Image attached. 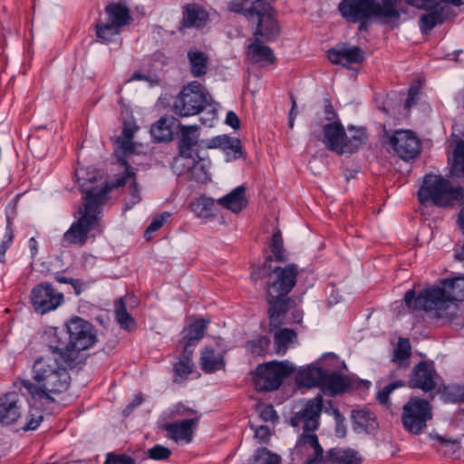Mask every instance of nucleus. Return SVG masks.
<instances>
[{
  "instance_id": "nucleus-1",
  "label": "nucleus",
  "mask_w": 464,
  "mask_h": 464,
  "mask_svg": "<svg viewBox=\"0 0 464 464\" xmlns=\"http://www.w3.org/2000/svg\"><path fill=\"white\" fill-rule=\"evenodd\" d=\"M67 364L59 355L48 348L38 356L31 366V377H18L13 383L24 396L27 404L36 410L26 421L24 430H34L44 420L43 412L56 403V397L65 392L71 383Z\"/></svg>"
},
{
  "instance_id": "nucleus-2",
  "label": "nucleus",
  "mask_w": 464,
  "mask_h": 464,
  "mask_svg": "<svg viewBox=\"0 0 464 464\" xmlns=\"http://www.w3.org/2000/svg\"><path fill=\"white\" fill-rule=\"evenodd\" d=\"M456 301H464V276L445 279L442 287L426 289L417 297L413 290L407 291L404 295L408 308L434 312L436 317L450 323L457 320L456 324L462 326Z\"/></svg>"
},
{
  "instance_id": "nucleus-3",
  "label": "nucleus",
  "mask_w": 464,
  "mask_h": 464,
  "mask_svg": "<svg viewBox=\"0 0 464 464\" xmlns=\"http://www.w3.org/2000/svg\"><path fill=\"white\" fill-rule=\"evenodd\" d=\"M47 348L58 353L67 364H74L80 353L92 347L97 342L95 327L87 320L74 316L65 328L49 327L44 332Z\"/></svg>"
},
{
  "instance_id": "nucleus-4",
  "label": "nucleus",
  "mask_w": 464,
  "mask_h": 464,
  "mask_svg": "<svg viewBox=\"0 0 464 464\" xmlns=\"http://www.w3.org/2000/svg\"><path fill=\"white\" fill-rule=\"evenodd\" d=\"M86 170L84 169H77L75 177L82 188L83 197V210L81 211V217L73 222L69 229L63 234V246H69L72 245L82 246L88 238V234L99 227V214L102 211V206L108 199L110 187L104 188H90V183L95 180V177L84 178Z\"/></svg>"
},
{
  "instance_id": "nucleus-5",
  "label": "nucleus",
  "mask_w": 464,
  "mask_h": 464,
  "mask_svg": "<svg viewBox=\"0 0 464 464\" xmlns=\"http://www.w3.org/2000/svg\"><path fill=\"white\" fill-rule=\"evenodd\" d=\"M323 410V397L317 395L307 401L304 409L296 412L291 419L294 427H301L303 431L299 435L294 454L303 464L324 463V449L319 443L314 431L320 424V414Z\"/></svg>"
},
{
  "instance_id": "nucleus-6",
  "label": "nucleus",
  "mask_w": 464,
  "mask_h": 464,
  "mask_svg": "<svg viewBox=\"0 0 464 464\" xmlns=\"http://www.w3.org/2000/svg\"><path fill=\"white\" fill-rule=\"evenodd\" d=\"M229 10L243 14L247 21L256 26L254 35L274 40L279 34V25L275 12L266 0H241L229 4Z\"/></svg>"
},
{
  "instance_id": "nucleus-7",
  "label": "nucleus",
  "mask_w": 464,
  "mask_h": 464,
  "mask_svg": "<svg viewBox=\"0 0 464 464\" xmlns=\"http://www.w3.org/2000/svg\"><path fill=\"white\" fill-rule=\"evenodd\" d=\"M271 261L272 257L268 256L261 266L255 267L251 278L255 282L266 279V291L270 296L275 294L287 295L296 285L297 266L289 264L284 267H272Z\"/></svg>"
},
{
  "instance_id": "nucleus-8",
  "label": "nucleus",
  "mask_w": 464,
  "mask_h": 464,
  "mask_svg": "<svg viewBox=\"0 0 464 464\" xmlns=\"http://www.w3.org/2000/svg\"><path fill=\"white\" fill-rule=\"evenodd\" d=\"M464 188L454 187L451 182L440 175L427 174L418 190V198L423 205L448 207L458 200Z\"/></svg>"
},
{
  "instance_id": "nucleus-9",
  "label": "nucleus",
  "mask_w": 464,
  "mask_h": 464,
  "mask_svg": "<svg viewBox=\"0 0 464 464\" xmlns=\"http://www.w3.org/2000/svg\"><path fill=\"white\" fill-rule=\"evenodd\" d=\"M132 21L130 9L123 3H110L104 8V16L95 24L98 42L109 44L119 36Z\"/></svg>"
},
{
  "instance_id": "nucleus-10",
  "label": "nucleus",
  "mask_w": 464,
  "mask_h": 464,
  "mask_svg": "<svg viewBox=\"0 0 464 464\" xmlns=\"http://www.w3.org/2000/svg\"><path fill=\"white\" fill-rule=\"evenodd\" d=\"M341 15L350 23H359V31L367 29V24L375 20L381 24H390L375 0H342L338 5Z\"/></svg>"
},
{
  "instance_id": "nucleus-11",
  "label": "nucleus",
  "mask_w": 464,
  "mask_h": 464,
  "mask_svg": "<svg viewBox=\"0 0 464 464\" xmlns=\"http://www.w3.org/2000/svg\"><path fill=\"white\" fill-rule=\"evenodd\" d=\"M24 397L25 396L16 389V391L5 392L0 396V426L2 427H20L24 430L26 421L30 419L32 413L36 410L29 405V412L26 414V406Z\"/></svg>"
},
{
  "instance_id": "nucleus-12",
  "label": "nucleus",
  "mask_w": 464,
  "mask_h": 464,
  "mask_svg": "<svg viewBox=\"0 0 464 464\" xmlns=\"http://www.w3.org/2000/svg\"><path fill=\"white\" fill-rule=\"evenodd\" d=\"M295 372V366L288 361H271L256 367L254 382L257 391L277 390L283 380Z\"/></svg>"
},
{
  "instance_id": "nucleus-13",
  "label": "nucleus",
  "mask_w": 464,
  "mask_h": 464,
  "mask_svg": "<svg viewBox=\"0 0 464 464\" xmlns=\"http://www.w3.org/2000/svg\"><path fill=\"white\" fill-rule=\"evenodd\" d=\"M207 102V95L202 91L201 84L197 81H193L184 86L176 97L173 111L180 117H189L201 112L205 109Z\"/></svg>"
},
{
  "instance_id": "nucleus-14",
  "label": "nucleus",
  "mask_w": 464,
  "mask_h": 464,
  "mask_svg": "<svg viewBox=\"0 0 464 464\" xmlns=\"http://www.w3.org/2000/svg\"><path fill=\"white\" fill-rule=\"evenodd\" d=\"M432 419L430 404L420 398H411L403 406L401 421L409 432L420 434L427 426V421Z\"/></svg>"
},
{
  "instance_id": "nucleus-15",
  "label": "nucleus",
  "mask_w": 464,
  "mask_h": 464,
  "mask_svg": "<svg viewBox=\"0 0 464 464\" xmlns=\"http://www.w3.org/2000/svg\"><path fill=\"white\" fill-rule=\"evenodd\" d=\"M30 299L34 311L44 314L57 309L63 303V295L52 285L42 283L32 289Z\"/></svg>"
},
{
  "instance_id": "nucleus-16",
  "label": "nucleus",
  "mask_w": 464,
  "mask_h": 464,
  "mask_svg": "<svg viewBox=\"0 0 464 464\" xmlns=\"http://www.w3.org/2000/svg\"><path fill=\"white\" fill-rule=\"evenodd\" d=\"M390 144L395 153L404 160H412L420 152V140L409 130H396L390 138Z\"/></svg>"
},
{
  "instance_id": "nucleus-17",
  "label": "nucleus",
  "mask_w": 464,
  "mask_h": 464,
  "mask_svg": "<svg viewBox=\"0 0 464 464\" xmlns=\"http://www.w3.org/2000/svg\"><path fill=\"white\" fill-rule=\"evenodd\" d=\"M436 375L433 362H420L412 369L409 386L425 392H431L436 388Z\"/></svg>"
},
{
  "instance_id": "nucleus-18",
  "label": "nucleus",
  "mask_w": 464,
  "mask_h": 464,
  "mask_svg": "<svg viewBox=\"0 0 464 464\" xmlns=\"http://www.w3.org/2000/svg\"><path fill=\"white\" fill-rule=\"evenodd\" d=\"M118 161L121 163V166L125 169V173L122 177L118 178L115 181L105 183L102 186H95L94 188H104V187H110L109 193L113 188H117L119 187H122L129 180H131L130 186L129 188V193H130V198L126 202V208H132L135 204L139 203L141 199L139 192V188L137 187V183L135 180V173L133 172V169L130 167V165L128 163V161L121 157L117 156Z\"/></svg>"
},
{
  "instance_id": "nucleus-19",
  "label": "nucleus",
  "mask_w": 464,
  "mask_h": 464,
  "mask_svg": "<svg viewBox=\"0 0 464 464\" xmlns=\"http://www.w3.org/2000/svg\"><path fill=\"white\" fill-rule=\"evenodd\" d=\"M323 142L326 149L339 155L345 153L346 132L340 121L327 123L323 128Z\"/></svg>"
},
{
  "instance_id": "nucleus-20",
  "label": "nucleus",
  "mask_w": 464,
  "mask_h": 464,
  "mask_svg": "<svg viewBox=\"0 0 464 464\" xmlns=\"http://www.w3.org/2000/svg\"><path fill=\"white\" fill-rule=\"evenodd\" d=\"M198 421L199 416H196L181 421L167 423L164 429L168 432V437L177 443H189Z\"/></svg>"
},
{
  "instance_id": "nucleus-21",
  "label": "nucleus",
  "mask_w": 464,
  "mask_h": 464,
  "mask_svg": "<svg viewBox=\"0 0 464 464\" xmlns=\"http://www.w3.org/2000/svg\"><path fill=\"white\" fill-rule=\"evenodd\" d=\"M327 58L334 64L360 63L364 60V53L358 46L338 44L327 52Z\"/></svg>"
},
{
  "instance_id": "nucleus-22",
  "label": "nucleus",
  "mask_w": 464,
  "mask_h": 464,
  "mask_svg": "<svg viewBox=\"0 0 464 464\" xmlns=\"http://www.w3.org/2000/svg\"><path fill=\"white\" fill-rule=\"evenodd\" d=\"M246 187L245 185H240L232 189L227 195L219 198L217 200V203L222 208L237 214L247 206L248 200L246 196Z\"/></svg>"
},
{
  "instance_id": "nucleus-23",
  "label": "nucleus",
  "mask_w": 464,
  "mask_h": 464,
  "mask_svg": "<svg viewBox=\"0 0 464 464\" xmlns=\"http://www.w3.org/2000/svg\"><path fill=\"white\" fill-rule=\"evenodd\" d=\"M287 295H276L274 296H270L266 294V300L269 304V319H270V330L277 328L281 324H283L282 317L288 310L289 307V298Z\"/></svg>"
},
{
  "instance_id": "nucleus-24",
  "label": "nucleus",
  "mask_w": 464,
  "mask_h": 464,
  "mask_svg": "<svg viewBox=\"0 0 464 464\" xmlns=\"http://www.w3.org/2000/svg\"><path fill=\"white\" fill-rule=\"evenodd\" d=\"M323 379L321 389L331 395L343 392L351 385L348 377L337 372L324 371Z\"/></svg>"
},
{
  "instance_id": "nucleus-25",
  "label": "nucleus",
  "mask_w": 464,
  "mask_h": 464,
  "mask_svg": "<svg viewBox=\"0 0 464 464\" xmlns=\"http://www.w3.org/2000/svg\"><path fill=\"white\" fill-rule=\"evenodd\" d=\"M208 147L223 149L227 160H237L242 156L240 140L227 135L218 136L212 139Z\"/></svg>"
},
{
  "instance_id": "nucleus-26",
  "label": "nucleus",
  "mask_w": 464,
  "mask_h": 464,
  "mask_svg": "<svg viewBox=\"0 0 464 464\" xmlns=\"http://www.w3.org/2000/svg\"><path fill=\"white\" fill-rule=\"evenodd\" d=\"M198 128L197 125L180 126V139L179 141V154L182 157L191 159L192 149L198 140Z\"/></svg>"
},
{
  "instance_id": "nucleus-27",
  "label": "nucleus",
  "mask_w": 464,
  "mask_h": 464,
  "mask_svg": "<svg viewBox=\"0 0 464 464\" xmlns=\"http://www.w3.org/2000/svg\"><path fill=\"white\" fill-rule=\"evenodd\" d=\"M420 18V27L422 33L431 31L436 25L441 24L446 19L447 6L436 4Z\"/></svg>"
},
{
  "instance_id": "nucleus-28",
  "label": "nucleus",
  "mask_w": 464,
  "mask_h": 464,
  "mask_svg": "<svg viewBox=\"0 0 464 464\" xmlns=\"http://www.w3.org/2000/svg\"><path fill=\"white\" fill-rule=\"evenodd\" d=\"M247 57L254 63L270 64L276 61L273 50L258 39L248 45Z\"/></svg>"
},
{
  "instance_id": "nucleus-29",
  "label": "nucleus",
  "mask_w": 464,
  "mask_h": 464,
  "mask_svg": "<svg viewBox=\"0 0 464 464\" xmlns=\"http://www.w3.org/2000/svg\"><path fill=\"white\" fill-rule=\"evenodd\" d=\"M200 367L207 373H211L225 367L223 354L212 347L206 346L200 355Z\"/></svg>"
},
{
  "instance_id": "nucleus-30",
  "label": "nucleus",
  "mask_w": 464,
  "mask_h": 464,
  "mask_svg": "<svg viewBox=\"0 0 464 464\" xmlns=\"http://www.w3.org/2000/svg\"><path fill=\"white\" fill-rule=\"evenodd\" d=\"M357 451L351 449H331L326 452L323 464H360Z\"/></svg>"
},
{
  "instance_id": "nucleus-31",
  "label": "nucleus",
  "mask_w": 464,
  "mask_h": 464,
  "mask_svg": "<svg viewBox=\"0 0 464 464\" xmlns=\"http://www.w3.org/2000/svg\"><path fill=\"white\" fill-rule=\"evenodd\" d=\"M208 19L205 9L197 5H188L184 7L183 24L186 27H203Z\"/></svg>"
},
{
  "instance_id": "nucleus-32",
  "label": "nucleus",
  "mask_w": 464,
  "mask_h": 464,
  "mask_svg": "<svg viewBox=\"0 0 464 464\" xmlns=\"http://www.w3.org/2000/svg\"><path fill=\"white\" fill-rule=\"evenodd\" d=\"M324 370L314 365L300 369L296 373V382L304 386L321 388L324 378Z\"/></svg>"
},
{
  "instance_id": "nucleus-33",
  "label": "nucleus",
  "mask_w": 464,
  "mask_h": 464,
  "mask_svg": "<svg viewBox=\"0 0 464 464\" xmlns=\"http://www.w3.org/2000/svg\"><path fill=\"white\" fill-rule=\"evenodd\" d=\"M353 430L357 432L371 433L377 428V421L374 414L369 411H353Z\"/></svg>"
},
{
  "instance_id": "nucleus-34",
  "label": "nucleus",
  "mask_w": 464,
  "mask_h": 464,
  "mask_svg": "<svg viewBox=\"0 0 464 464\" xmlns=\"http://www.w3.org/2000/svg\"><path fill=\"white\" fill-rule=\"evenodd\" d=\"M190 72L194 77H201L208 72V57L203 52L192 49L188 52Z\"/></svg>"
},
{
  "instance_id": "nucleus-35",
  "label": "nucleus",
  "mask_w": 464,
  "mask_h": 464,
  "mask_svg": "<svg viewBox=\"0 0 464 464\" xmlns=\"http://www.w3.org/2000/svg\"><path fill=\"white\" fill-rule=\"evenodd\" d=\"M296 340V334L294 330L288 328H281L275 332V350L276 354L284 355L288 350L291 343Z\"/></svg>"
},
{
  "instance_id": "nucleus-36",
  "label": "nucleus",
  "mask_w": 464,
  "mask_h": 464,
  "mask_svg": "<svg viewBox=\"0 0 464 464\" xmlns=\"http://www.w3.org/2000/svg\"><path fill=\"white\" fill-rule=\"evenodd\" d=\"M411 354V347L409 339L399 338L397 345L393 351L392 361L400 367H408L410 364V357Z\"/></svg>"
},
{
  "instance_id": "nucleus-37",
  "label": "nucleus",
  "mask_w": 464,
  "mask_h": 464,
  "mask_svg": "<svg viewBox=\"0 0 464 464\" xmlns=\"http://www.w3.org/2000/svg\"><path fill=\"white\" fill-rule=\"evenodd\" d=\"M208 323V321L199 319L190 324L184 330V339L188 340V346H196L197 343L203 337Z\"/></svg>"
},
{
  "instance_id": "nucleus-38",
  "label": "nucleus",
  "mask_w": 464,
  "mask_h": 464,
  "mask_svg": "<svg viewBox=\"0 0 464 464\" xmlns=\"http://www.w3.org/2000/svg\"><path fill=\"white\" fill-rule=\"evenodd\" d=\"M137 130L138 127L134 121H124L122 132L118 138L120 149L123 153H129L134 150L132 139Z\"/></svg>"
},
{
  "instance_id": "nucleus-39",
  "label": "nucleus",
  "mask_w": 464,
  "mask_h": 464,
  "mask_svg": "<svg viewBox=\"0 0 464 464\" xmlns=\"http://www.w3.org/2000/svg\"><path fill=\"white\" fill-rule=\"evenodd\" d=\"M198 160H193V164L190 167V171L193 178L199 182H206L210 179V160L204 157L198 155Z\"/></svg>"
},
{
  "instance_id": "nucleus-40",
  "label": "nucleus",
  "mask_w": 464,
  "mask_h": 464,
  "mask_svg": "<svg viewBox=\"0 0 464 464\" xmlns=\"http://www.w3.org/2000/svg\"><path fill=\"white\" fill-rule=\"evenodd\" d=\"M192 211L197 213L199 218H207L212 215L215 207V201L211 198L200 197L190 205Z\"/></svg>"
},
{
  "instance_id": "nucleus-41",
  "label": "nucleus",
  "mask_w": 464,
  "mask_h": 464,
  "mask_svg": "<svg viewBox=\"0 0 464 464\" xmlns=\"http://www.w3.org/2000/svg\"><path fill=\"white\" fill-rule=\"evenodd\" d=\"M115 315L121 327L125 330H130L131 324H134L133 318L127 312L126 305L122 298L119 299L115 303Z\"/></svg>"
},
{
  "instance_id": "nucleus-42",
  "label": "nucleus",
  "mask_w": 464,
  "mask_h": 464,
  "mask_svg": "<svg viewBox=\"0 0 464 464\" xmlns=\"http://www.w3.org/2000/svg\"><path fill=\"white\" fill-rule=\"evenodd\" d=\"M368 136L364 128L357 129L350 138L347 137L345 153L355 152L362 144L367 141Z\"/></svg>"
},
{
  "instance_id": "nucleus-43",
  "label": "nucleus",
  "mask_w": 464,
  "mask_h": 464,
  "mask_svg": "<svg viewBox=\"0 0 464 464\" xmlns=\"http://www.w3.org/2000/svg\"><path fill=\"white\" fill-rule=\"evenodd\" d=\"M150 134L157 141L169 140L171 138V130L167 125V120L161 118L153 124L150 129Z\"/></svg>"
},
{
  "instance_id": "nucleus-44",
  "label": "nucleus",
  "mask_w": 464,
  "mask_h": 464,
  "mask_svg": "<svg viewBox=\"0 0 464 464\" xmlns=\"http://www.w3.org/2000/svg\"><path fill=\"white\" fill-rule=\"evenodd\" d=\"M270 249L273 256L277 262H285L286 260L285 248L283 246V238L280 230L276 231L271 238Z\"/></svg>"
},
{
  "instance_id": "nucleus-45",
  "label": "nucleus",
  "mask_w": 464,
  "mask_h": 464,
  "mask_svg": "<svg viewBox=\"0 0 464 464\" xmlns=\"http://www.w3.org/2000/svg\"><path fill=\"white\" fill-rule=\"evenodd\" d=\"M442 396L447 402H464V385H449L445 387Z\"/></svg>"
},
{
  "instance_id": "nucleus-46",
  "label": "nucleus",
  "mask_w": 464,
  "mask_h": 464,
  "mask_svg": "<svg viewBox=\"0 0 464 464\" xmlns=\"http://www.w3.org/2000/svg\"><path fill=\"white\" fill-rule=\"evenodd\" d=\"M280 457L268 450L258 449L253 456L250 464H279Z\"/></svg>"
},
{
  "instance_id": "nucleus-47",
  "label": "nucleus",
  "mask_w": 464,
  "mask_h": 464,
  "mask_svg": "<svg viewBox=\"0 0 464 464\" xmlns=\"http://www.w3.org/2000/svg\"><path fill=\"white\" fill-rule=\"evenodd\" d=\"M453 172L457 176L464 177V142L459 141L457 143L453 151Z\"/></svg>"
},
{
  "instance_id": "nucleus-48",
  "label": "nucleus",
  "mask_w": 464,
  "mask_h": 464,
  "mask_svg": "<svg viewBox=\"0 0 464 464\" xmlns=\"http://www.w3.org/2000/svg\"><path fill=\"white\" fill-rule=\"evenodd\" d=\"M246 345L253 354L263 355L270 346V339L267 336H260L257 339L247 342Z\"/></svg>"
},
{
  "instance_id": "nucleus-49",
  "label": "nucleus",
  "mask_w": 464,
  "mask_h": 464,
  "mask_svg": "<svg viewBox=\"0 0 464 464\" xmlns=\"http://www.w3.org/2000/svg\"><path fill=\"white\" fill-rule=\"evenodd\" d=\"M14 240V231L12 228L11 221L7 220L5 233L0 242V262L5 263V253L11 246Z\"/></svg>"
},
{
  "instance_id": "nucleus-50",
  "label": "nucleus",
  "mask_w": 464,
  "mask_h": 464,
  "mask_svg": "<svg viewBox=\"0 0 464 464\" xmlns=\"http://www.w3.org/2000/svg\"><path fill=\"white\" fill-rule=\"evenodd\" d=\"M192 362L190 358H181L174 366L175 373L180 379H186L192 372Z\"/></svg>"
},
{
  "instance_id": "nucleus-51",
  "label": "nucleus",
  "mask_w": 464,
  "mask_h": 464,
  "mask_svg": "<svg viewBox=\"0 0 464 464\" xmlns=\"http://www.w3.org/2000/svg\"><path fill=\"white\" fill-rule=\"evenodd\" d=\"M169 213L165 212L158 217H155L150 222V226L147 227L144 233V237L147 240H150L151 234L158 231L163 224L166 222L167 218H169Z\"/></svg>"
},
{
  "instance_id": "nucleus-52",
  "label": "nucleus",
  "mask_w": 464,
  "mask_h": 464,
  "mask_svg": "<svg viewBox=\"0 0 464 464\" xmlns=\"http://www.w3.org/2000/svg\"><path fill=\"white\" fill-rule=\"evenodd\" d=\"M405 383L402 381H396L389 383L378 392V400L382 404H386L389 401L390 394L397 388L404 386Z\"/></svg>"
},
{
  "instance_id": "nucleus-53",
  "label": "nucleus",
  "mask_w": 464,
  "mask_h": 464,
  "mask_svg": "<svg viewBox=\"0 0 464 464\" xmlns=\"http://www.w3.org/2000/svg\"><path fill=\"white\" fill-rule=\"evenodd\" d=\"M148 455L152 459L164 460L169 459L171 455V451L169 448L158 444L149 450Z\"/></svg>"
},
{
  "instance_id": "nucleus-54",
  "label": "nucleus",
  "mask_w": 464,
  "mask_h": 464,
  "mask_svg": "<svg viewBox=\"0 0 464 464\" xmlns=\"http://www.w3.org/2000/svg\"><path fill=\"white\" fill-rule=\"evenodd\" d=\"M104 464H136V462L129 455L110 452L106 456Z\"/></svg>"
},
{
  "instance_id": "nucleus-55",
  "label": "nucleus",
  "mask_w": 464,
  "mask_h": 464,
  "mask_svg": "<svg viewBox=\"0 0 464 464\" xmlns=\"http://www.w3.org/2000/svg\"><path fill=\"white\" fill-rule=\"evenodd\" d=\"M336 420L335 434L338 438H343L346 434V428L343 424V417L336 408L332 409Z\"/></svg>"
},
{
  "instance_id": "nucleus-56",
  "label": "nucleus",
  "mask_w": 464,
  "mask_h": 464,
  "mask_svg": "<svg viewBox=\"0 0 464 464\" xmlns=\"http://www.w3.org/2000/svg\"><path fill=\"white\" fill-rule=\"evenodd\" d=\"M173 413H175L178 416H185L190 418L198 416V413L193 409L186 407L182 403H178L177 405H175Z\"/></svg>"
},
{
  "instance_id": "nucleus-57",
  "label": "nucleus",
  "mask_w": 464,
  "mask_h": 464,
  "mask_svg": "<svg viewBox=\"0 0 464 464\" xmlns=\"http://www.w3.org/2000/svg\"><path fill=\"white\" fill-rule=\"evenodd\" d=\"M255 436L260 442L266 443L271 436L270 429L267 426L261 425L255 430Z\"/></svg>"
},
{
  "instance_id": "nucleus-58",
  "label": "nucleus",
  "mask_w": 464,
  "mask_h": 464,
  "mask_svg": "<svg viewBox=\"0 0 464 464\" xmlns=\"http://www.w3.org/2000/svg\"><path fill=\"white\" fill-rule=\"evenodd\" d=\"M405 2L408 5L420 9H430L438 4V0H405Z\"/></svg>"
},
{
  "instance_id": "nucleus-59",
  "label": "nucleus",
  "mask_w": 464,
  "mask_h": 464,
  "mask_svg": "<svg viewBox=\"0 0 464 464\" xmlns=\"http://www.w3.org/2000/svg\"><path fill=\"white\" fill-rule=\"evenodd\" d=\"M260 417L266 421H275L278 419L276 411L271 405L266 406L264 409H262Z\"/></svg>"
},
{
  "instance_id": "nucleus-60",
  "label": "nucleus",
  "mask_w": 464,
  "mask_h": 464,
  "mask_svg": "<svg viewBox=\"0 0 464 464\" xmlns=\"http://www.w3.org/2000/svg\"><path fill=\"white\" fill-rule=\"evenodd\" d=\"M419 95V87L411 86L408 92V97L405 101V108L410 109L413 104L416 103Z\"/></svg>"
},
{
  "instance_id": "nucleus-61",
  "label": "nucleus",
  "mask_w": 464,
  "mask_h": 464,
  "mask_svg": "<svg viewBox=\"0 0 464 464\" xmlns=\"http://www.w3.org/2000/svg\"><path fill=\"white\" fill-rule=\"evenodd\" d=\"M226 123L229 126H231L233 129H238L240 126V121L237 117V115L234 112L229 111L227 113L226 117Z\"/></svg>"
},
{
  "instance_id": "nucleus-62",
  "label": "nucleus",
  "mask_w": 464,
  "mask_h": 464,
  "mask_svg": "<svg viewBox=\"0 0 464 464\" xmlns=\"http://www.w3.org/2000/svg\"><path fill=\"white\" fill-rule=\"evenodd\" d=\"M324 114H325L326 120L330 121L331 122L340 121L337 119V114H336L333 105L329 102L324 106Z\"/></svg>"
},
{
  "instance_id": "nucleus-63",
  "label": "nucleus",
  "mask_w": 464,
  "mask_h": 464,
  "mask_svg": "<svg viewBox=\"0 0 464 464\" xmlns=\"http://www.w3.org/2000/svg\"><path fill=\"white\" fill-rule=\"evenodd\" d=\"M143 401V397L141 394H138L134 397V399L130 402L126 409L124 410V412L130 413L135 408H137L139 405L141 404Z\"/></svg>"
},
{
  "instance_id": "nucleus-64",
  "label": "nucleus",
  "mask_w": 464,
  "mask_h": 464,
  "mask_svg": "<svg viewBox=\"0 0 464 464\" xmlns=\"http://www.w3.org/2000/svg\"><path fill=\"white\" fill-rule=\"evenodd\" d=\"M458 200H462V204H463V207L459 214L458 223H459L460 229L464 233V189H463V193H461V197H459Z\"/></svg>"
}]
</instances>
